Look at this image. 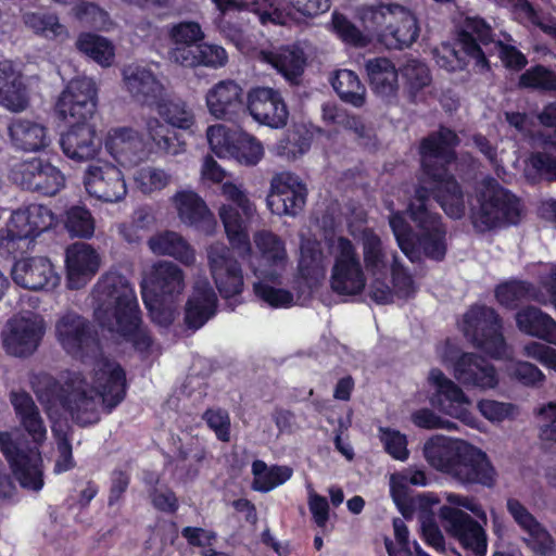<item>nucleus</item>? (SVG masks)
<instances>
[{
	"instance_id": "nucleus-45",
	"label": "nucleus",
	"mask_w": 556,
	"mask_h": 556,
	"mask_svg": "<svg viewBox=\"0 0 556 556\" xmlns=\"http://www.w3.org/2000/svg\"><path fill=\"white\" fill-rule=\"evenodd\" d=\"M180 219L188 225L211 220V213L204 201L192 191L178 192L175 198Z\"/></svg>"
},
{
	"instance_id": "nucleus-44",
	"label": "nucleus",
	"mask_w": 556,
	"mask_h": 556,
	"mask_svg": "<svg viewBox=\"0 0 556 556\" xmlns=\"http://www.w3.org/2000/svg\"><path fill=\"white\" fill-rule=\"evenodd\" d=\"M526 174L532 180H556V150L552 146H547V139L544 140V149L542 151H535L530 154Z\"/></svg>"
},
{
	"instance_id": "nucleus-10",
	"label": "nucleus",
	"mask_w": 556,
	"mask_h": 556,
	"mask_svg": "<svg viewBox=\"0 0 556 556\" xmlns=\"http://www.w3.org/2000/svg\"><path fill=\"white\" fill-rule=\"evenodd\" d=\"M465 337L471 343L496 359L508 356V346L503 336V324L494 308L473 305L464 315Z\"/></svg>"
},
{
	"instance_id": "nucleus-19",
	"label": "nucleus",
	"mask_w": 556,
	"mask_h": 556,
	"mask_svg": "<svg viewBox=\"0 0 556 556\" xmlns=\"http://www.w3.org/2000/svg\"><path fill=\"white\" fill-rule=\"evenodd\" d=\"M307 188L302 179L290 172L276 174L270 180L267 206L277 215L296 216L304 207Z\"/></svg>"
},
{
	"instance_id": "nucleus-32",
	"label": "nucleus",
	"mask_w": 556,
	"mask_h": 556,
	"mask_svg": "<svg viewBox=\"0 0 556 556\" xmlns=\"http://www.w3.org/2000/svg\"><path fill=\"white\" fill-rule=\"evenodd\" d=\"M10 402L21 429L36 445L47 440V426L34 399L24 391H12Z\"/></svg>"
},
{
	"instance_id": "nucleus-7",
	"label": "nucleus",
	"mask_w": 556,
	"mask_h": 556,
	"mask_svg": "<svg viewBox=\"0 0 556 556\" xmlns=\"http://www.w3.org/2000/svg\"><path fill=\"white\" fill-rule=\"evenodd\" d=\"M450 505L440 508V518L444 529L455 538L460 545L475 556H485L488 551V536L483 527L458 507L470 510L475 516L486 521V515L479 503L472 497L456 493H445Z\"/></svg>"
},
{
	"instance_id": "nucleus-63",
	"label": "nucleus",
	"mask_w": 556,
	"mask_h": 556,
	"mask_svg": "<svg viewBox=\"0 0 556 556\" xmlns=\"http://www.w3.org/2000/svg\"><path fill=\"white\" fill-rule=\"evenodd\" d=\"M520 85L543 90H556V74L543 66H535L520 76Z\"/></svg>"
},
{
	"instance_id": "nucleus-60",
	"label": "nucleus",
	"mask_w": 556,
	"mask_h": 556,
	"mask_svg": "<svg viewBox=\"0 0 556 556\" xmlns=\"http://www.w3.org/2000/svg\"><path fill=\"white\" fill-rule=\"evenodd\" d=\"M206 452L199 444L190 447H180L177 457V468L186 470V475L193 479L199 473L200 464L205 459Z\"/></svg>"
},
{
	"instance_id": "nucleus-16",
	"label": "nucleus",
	"mask_w": 556,
	"mask_h": 556,
	"mask_svg": "<svg viewBox=\"0 0 556 556\" xmlns=\"http://www.w3.org/2000/svg\"><path fill=\"white\" fill-rule=\"evenodd\" d=\"M506 509L518 526L523 544L540 556H552L556 541L548 529L518 498L509 497Z\"/></svg>"
},
{
	"instance_id": "nucleus-24",
	"label": "nucleus",
	"mask_w": 556,
	"mask_h": 556,
	"mask_svg": "<svg viewBox=\"0 0 556 556\" xmlns=\"http://www.w3.org/2000/svg\"><path fill=\"white\" fill-rule=\"evenodd\" d=\"M453 376L467 389L485 391L498 384L495 367L483 356L471 352L462 353L454 361Z\"/></svg>"
},
{
	"instance_id": "nucleus-41",
	"label": "nucleus",
	"mask_w": 556,
	"mask_h": 556,
	"mask_svg": "<svg viewBox=\"0 0 556 556\" xmlns=\"http://www.w3.org/2000/svg\"><path fill=\"white\" fill-rule=\"evenodd\" d=\"M9 131L13 144L24 151H40L50 142L47 129L31 121L16 119L11 124Z\"/></svg>"
},
{
	"instance_id": "nucleus-9",
	"label": "nucleus",
	"mask_w": 556,
	"mask_h": 556,
	"mask_svg": "<svg viewBox=\"0 0 556 556\" xmlns=\"http://www.w3.org/2000/svg\"><path fill=\"white\" fill-rule=\"evenodd\" d=\"M222 193L231 202L223 204L218 211L227 238L239 255L247 256L251 253L248 223L255 214V205L247 193L232 182H225L222 186Z\"/></svg>"
},
{
	"instance_id": "nucleus-49",
	"label": "nucleus",
	"mask_w": 556,
	"mask_h": 556,
	"mask_svg": "<svg viewBox=\"0 0 556 556\" xmlns=\"http://www.w3.org/2000/svg\"><path fill=\"white\" fill-rule=\"evenodd\" d=\"M80 52L102 66H110L114 60V47L106 38L96 34H81L76 42Z\"/></svg>"
},
{
	"instance_id": "nucleus-21",
	"label": "nucleus",
	"mask_w": 556,
	"mask_h": 556,
	"mask_svg": "<svg viewBox=\"0 0 556 556\" xmlns=\"http://www.w3.org/2000/svg\"><path fill=\"white\" fill-rule=\"evenodd\" d=\"M11 175L22 188L50 197L55 195L65 182L63 174L55 166L40 159L15 165Z\"/></svg>"
},
{
	"instance_id": "nucleus-17",
	"label": "nucleus",
	"mask_w": 556,
	"mask_h": 556,
	"mask_svg": "<svg viewBox=\"0 0 556 556\" xmlns=\"http://www.w3.org/2000/svg\"><path fill=\"white\" fill-rule=\"evenodd\" d=\"M97 88L89 77L72 79L55 105L58 114L65 121L87 122L96 112Z\"/></svg>"
},
{
	"instance_id": "nucleus-22",
	"label": "nucleus",
	"mask_w": 556,
	"mask_h": 556,
	"mask_svg": "<svg viewBox=\"0 0 556 556\" xmlns=\"http://www.w3.org/2000/svg\"><path fill=\"white\" fill-rule=\"evenodd\" d=\"M545 292H538L529 282L510 280L500 285L495 290L497 301L506 307H516L523 301H536L543 305H553L556 309V264L541 279Z\"/></svg>"
},
{
	"instance_id": "nucleus-58",
	"label": "nucleus",
	"mask_w": 556,
	"mask_h": 556,
	"mask_svg": "<svg viewBox=\"0 0 556 556\" xmlns=\"http://www.w3.org/2000/svg\"><path fill=\"white\" fill-rule=\"evenodd\" d=\"M204 37L201 25L193 21L174 24L168 29V38L172 45H200Z\"/></svg>"
},
{
	"instance_id": "nucleus-31",
	"label": "nucleus",
	"mask_w": 556,
	"mask_h": 556,
	"mask_svg": "<svg viewBox=\"0 0 556 556\" xmlns=\"http://www.w3.org/2000/svg\"><path fill=\"white\" fill-rule=\"evenodd\" d=\"M205 102L212 116L231 121L243 108V89L235 80H220L207 90Z\"/></svg>"
},
{
	"instance_id": "nucleus-33",
	"label": "nucleus",
	"mask_w": 556,
	"mask_h": 556,
	"mask_svg": "<svg viewBox=\"0 0 556 556\" xmlns=\"http://www.w3.org/2000/svg\"><path fill=\"white\" fill-rule=\"evenodd\" d=\"M365 70L372 92L387 103L397 98L399 73L387 58H371L365 61Z\"/></svg>"
},
{
	"instance_id": "nucleus-34",
	"label": "nucleus",
	"mask_w": 556,
	"mask_h": 556,
	"mask_svg": "<svg viewBox=\"0 0 556 556\" xmlns=\"http://www.w3.org/2000/svg\"><path fill=\"white\" fill-rule=\"evenodd\" d=\"M124 81L131 97L149 106H154L166 92L154 73L143 66L125 68Z\"/></svg>"
},
{
	"instance_id": "nucleus-8",
	"label": "nucleus",
	"mask_w": 556,
	"mask_h": 556,
	"mask_svg": "<svg viewBox=\"0 0 556 556\" xmlns=\"http://www.w3.org/2000/svg\"><path fill=\"white\" fill-rule=\"evenodd\" d=\"M477 201L479 205L472 214V224L480 232L517 225L521 220L520 200L493 178L483 179Z\"/></svg>"
},
{
	"instance_id": "nucleus-27",
	"label": "nucleus",
	"mask_w": 556,
	"mask_h": 556,
	"mask_svg": "<svg viewBox=\"0 0 556 556\" xmlns=\"http://www.w3.org/2000/svg\"><path fill=\"white\" fill-rule=\"evenodd\" d=\"M13 281L29 290L53 289L60 282L53 265L47 257L35 256L18 260L11 270Z\"/></svg>"
},
{
	"instance_id": "nucleus-12",
	"label": "nucleus",
	"mask_w": 556,
	"mask_h": 556,
	"mask_svg": "<svg viewBox=\"0 0 556 556\" xmlns=\"http://www.w3.org/2000/svg\"><path fill=\"white\" fill-rule=\"evenodd\" d=\"M331 251L334 258L330 276L331 290L343 296L361 294L367 278L355 245L348 238L339 237L333 241Z\"/></svg>"
},
{
	"instance_id": "nucleus-61",
	"label": "nucleus",
	"mask_w": 556,
	"mask_h": 556,
	"mask_svg": "<svg viewBox=\"0 0 556 556\" xmlns=\"http://www.w3.org/2000/svg\"><path fill=\"white\" fill-rule=\"evenodd\" d=\"M321 116L327 125L341 126L343 128L354 129L355 131L363 128L361 122L355 116L350 115L344 109L330 102L323 104Z\"/></svg>"
},
{
	"instance_id": "nucleus-39",
	"label": "nucleus",
	"mask_w": 556,
	"mask_h": 556,
	"mask_svg": "<svg viewBox=\"0 0 556 556\" xmlns=\"http://www.w3.org/2000/svg\"><path fill=\"white\" fill-rule=\"evenodd\" d=\"M263 61L275 67L287 80L293 83L303 73L306 58L298 46H286L274 51L262 52Z\"/></svg>"
},
{
	"instance_id": "nucleus-62",
	"label": "nucleus",
	"mask_w": 556,
	"mask_h": 556,
	"mask_svg": "<svg viewBox=\"0 0 556 556\" xmlns=\"http://www.w3.org/2000/svg\"><path fill=\"white\" fill-rule=\"evenodd\" d=\"M509 374L526 387H539L545 381L542 370L529 362L518 361L510 365Z\"/></svg>"
},
{
	"instance_id": "nucleus-38",
	"label": "nucleus",
	"mask_w": 556,
	"mask_h": 556,
	"mask_svg": "<svg viewBox=\"0 0 556 556\" xmlns=\"http://www.w3.org/2000/svg\"><path fill=\"white\" fill-rule=\"evenodd\" d=\"M518 329L531 337L556 345V320L540 308L529 305L516 314Z\"/></svg>"
},
{
	"instance_id": "nucleus-36",
	"label": "nucleus",
	"mask_w": 556,
	"mask_h": 556,
	"mask_svg": "<svg viewBox=\"0 0 556 556\" xmlns=\"http://www.w3.org/2000/svg\"><path fill=\"white\" fill-rule=\"evenodd\" d=\"M217 298L207 280H198L186 305L185 321L189 328H201L216 311Z\"/></svg>"
},
{
	"instance_id": "nucleus-20",
	"label": "nucleus",
	"mask_w": 556,
	"mask_h": 556,
	"mask_svg": "<svg viewBox=\"0 0 556 556\" xmlns=\"http://www.w3.org/2000/svg\"><path fill=\"white\" fill-rule=\"evenodd\" d=\"M0 451L5 456L21 486L38 492L43 486L42 459L38 451L24 452L9 432H0Z\"/></svg>"
},
{
	"instance_id": "nucleus-54",
	"label": "nucleus",
	"mask_w": 556,
	"mask_h": 556,
	"mask_svg": "<svg viewBox=\"0 0 556 556\" xmlns=\"http://www.w3.org/2000/svg\"><path fill=\"white\" fill-rule=\"evenodd\" d=\"M430 481L426 471L418 468L406 470L391 476V494L394 502L400 506L405 498V486L407 484L426 486Z\"/></svg>"
},
{
	"instance_id": "nucleus-13",
	"label": "nucleus",
	"mask_w": 556,
	"mask_h": 556,
	"mask_svg": "<svg viewBox=\"0 0 556 556\" xmlns=\"http://www.w3.org/2000/svg\"><path fill=\"white\" fill-rule=\"evenodd\" d=\"M46 333V323L41 315L30 311L9 318L2 329V346L7 354L28 357L39 348Z\"/></svg>"
},
{
	"instance_id": "nucleus-55",
	"label": "nucleus",
	"mask_w": 556,
	"mask_h": 556,
	"mask_svg": "<svg viewBox=\"0 0 556 556\" xmlns=\"http://www.w3.org/2000/svg\"><path fill=\"white\" fill-rule=\"evenodd\" d=\"M389 210L391 212L389 224L400 249L410 261H415L417 252L412 239V228L409 224L403 213L394 212L391 206H389Z\"/></svg>"
},
{
	"instance_id": "nucleus-59",
	"label": "nucleus",
	"mask_w": 556,
	"mask_h": 556,
	"mask_svg": "<svg viewBox=\"0 0 556 556\" xmlns=\"http://www.w3.org/2000/svg\"><path fill=\"white\" fill-rule=\"evenodd\" d=\"M277 1L278 0H251V2L247 4V9L255 13L263 25H286L288 15L276 7Z\"/></svg>"
},
{
	"instance_id": "nucleus-46",
	"label": "nucleus",
	"mask_w": 556,
	"mask_h": 556,
	"mask_svg": "<svg viewBox=\"0 0 556 556\" xmlns=\"http://www.w3.org/2000/svg\"><path fill=\"white\" fill-rule=\"evenodd\" d=\"M134 184L137 190L147 195L159 193L168 187L173 175L164 168L147 165L134 173Z\"/></svg>"
},
{
	"instance_id": "nucleus-11",
	"label": "nucleus",
	"mask_w": 556,
	"mask_h": 556,
	"mask_svg": "<svg viewBox=\"0 0 556 556\" xmlns=\"http://www.w3.org/2000/svg\"><path fill=\"white\" fill-rule=\"evenodd\" d=\"M55 337L63 350L81 362L103 358L93 325L74 312H67L55 323Z\"/></svg>"
},
{
	"instance_id": "nucleus-64",
	"label": "nucleus",
	"mask_w": 556,
	"mask_h": 556,
	"mask_svg": "<svg viewBox=\"0 0 556 556\" xmlns=\"http://www.w3.org/2000/svg\"><path fill=\"white\" fill-rule=\"evenodd\" d=\"M332 24L339 37L345 42L357 47H365L369 42L368 37L353 25L344 15L333 13Z\"/></svg>"
},
{
	"instance_id": "nucleus-2",
	"label": "nucleus",
	"mask_w": 556,
	"mask_h": 556,
	"mask_svg": "<svg viewBox=\"0 0 556 556\" xmlns=\"http://www.w3.org/2000/svg\"><path fill=\"white\" fill-rule=\"evenodd\" d=\"M31 383L40 401H50L58 391L62 407L80 427L97 424L101 407L110 413L124 400L126 390L123 368L109 358L93 364L92 383L80 372H68L61 388L47 374L37 376Z\"/></svg>"
},
{
	"instance_id": "nucleus-28",
	"label": "nucleus",
	"mask_w": 556,
	"mask_h": 556,
	"mask_svg": "<svg viewBox=\"0 0 556 556\" xmlns=\"http://www.w3.org/2000/svg\"><path fill=\"white\" fill-rule=\"evenodd\" d=\"M64 155L75 162L94 159L101 150L102 141L97 136L96 127L88 122H74L60 138Z\"/></svg>"
},
{
	"instance_id": "nucleus-48",
	"label": "nucleus",
	"mask_w": 556,
	"mask_h": 556,
	"mask_svg": "<svg viewBox=\"0 0 556 556\" xmlns=\"http://www.w3.org/2000/svg\"><path fill=\"white\" fill-rule=\"evenodd\" d=\"M396 4H372L363 5L358 10L359 17L365 28L378 37L381 42V33H384L389 24L393 22L396 16L395 13Z\"/></svg>"
},
{
	"instance_id": "nucleus-29",
	"label": "nucleus",
	"mask_w": 556,
	"mask_h": 556,
	"mask_svg": "<svg viewBox=\"0 0 556 556\" xmlns=\"http://www.w3.org/2000/svg\"><path fill=\"white\" fill-rule=\"evenodd\" d=\"M105 148L124 166H135L146 160L148 155L143 137L131 127L110 129L105 139Z\"/></svg>"
},
{
	"instance_id": "nucleus-47",
	"label": "nucleus",
	"mask_w": 556,
	"mask_h": 556,
	"mask_svg": "<svg viewBox=\"0 0 556 556\" xmlns=\"http://www.w3.org/2000/svg\"><path fill=\"white\" fill-rule=\"evenodd\" d=\"M159 115L173 127L189 129L194 124V115L179 99H169L166 93L154 105Z\"/></svg>"
},
{
	"instance_id": "nucleus-15",
	"label": "nucleus",
	"mask_w": 556,
	"mask_h": 556,
	"mask_svg": "<svg viewBox=\"0 0 556 556\" xmlns=\"http://www.w3.org/2000/svg\"><path fill=\"white\" fill-rule=\"evenodd\" d=\"M428 379L435 389L431 403L441 413L472 426L476 418L471 413V400L463 389L438 368L430 370Z\"/></svg>"
},
{
	"instance_id": "nucleus-30",
	"label": "nucleus",
	"mask_w": 556,
	"mask_h": 556,
	"mask_svg": "<svg viewBox=\"0 0 556 556\" xmlns=\"http://www.w3.org/2000/svg\"><path fill=\"white\" fill-rule=\"evenodd\" d=\"M358 242L362 248L364 270L369 276L389 277L390 269L400 261L397 253L386 247L370 228L361 231Z\"/></svg>"
},
{
	"instance_id": "nucleus-26",
	"label": "nucleus",
	"mask_w": 556,
	"mask_h": 556,
	"mask_svg": "<svg viewBox=\"0 0 556 556\" xmlns=\"http://www.w3.org/2000/svg\"><path fill=\"white\" fill-rule=\"evenodd\" d=\"M65 263L67 288L79 290L99 271L101 257L90 244L75 242L66 249Z\"/></svg>"
},
{
	"instance_id": "nucleus-56",
	"label": "nucleus",
	"mask_w": 556,
	"mask_h": 556,
	"mask_svg": "<svg viewBox=\"0 0 556 556\" xmlns=\"http://www.w3.org/2000/svg\"><path fill=\"white\" fill-rule=\"evenodd\" d=\"M68 432L70 427L66 424H55L52 426V434L55 439L59 453L54 466V471L58 473L67 471L75 466Z\"/></svg>"
},
{
	"instance_id": "nucleus-14",
	"label": "nucleus",
	"mask_w": 556,
	"mask_h": 556,
	"mask_svg": "<svg viewBox=\"0 0 556 556\" xmlns=\"http://www.w3.org/2000/svg\"><path fill=\"white\" fill-rule=\"evenodd\" d=\"M54 223L51 210L41 204H30L14 211L0 231V244L9 251L17 249V242L33 239L48 230Z\"/></svg>"
},
{
	"instance_id": "nucleus-1",
	"label": "nucleus",
	"mask_w": 556,
	"mask_h": 556,
	"mask_svg": "<svg viewBox=\"0 0 556 556\" xmlns=\"http://www.w3.org/2000/svg\"><path fill=\"white\" fill-rule=\"evenodd\" d=\"M458 143L456 132L446 127H440L420 143L422 176L407 211L417 229L418 250L434 261L445 256L446 229L441 216L430 210V199L435 200L451 218L459 219L466 212L463 191L447 170V165L456 159Z\"/></svg>"
},
{
	"instance_id": "nucleus-23",
	"label": "nucleus",
	"mask_w": 556,
	"mask_h": 556,
	"mask_svg": "<svg viewBox=\"0 0 556 556\" xmlns=\"http://www.w3.org/2000/svg\"><path fill=\"white\" fill-rule=\"evenodd\" d=\"M208 264L216 288L225 299L239 295L243 289V275L240 264L230 250L222 244H212L207 251Z\"/></svg>"
},
{
	"instance_id": "nucleus-43",
	"label": "nucleus",
	"mask_w": 556,
	"mask_h": 556,
	"mask_svg": "<svg viewBox=\"0 0 556 556\" xmlns=\"http://www.w3.org/2000/svg\"><path fill=\"white\" fill-rule=\"evenodd\" d=\"M339 98L354 108H362L366 102V88L357 74L351 70H339L330 79Z\"/></svg>"
},
{
	"instance_id": "nucleus-6",
	"label": "nucleus",
	"mask_w": 556,
	"mask_h": 556,
	"mask_svg": "<svg viewBox=\"0 0 556 556\" xmlns=\"http://www.w3.org/2000/svg\"><path fill=\"white\" fill-rule=\"evenodd\" d=\"M140 287L152 320L162 327L169 326L174 320L176 304L185 290L182 269L173 262H156L146 273Z\"/></svg>"
},
{
	"instance_id": "nucleus-50",
	"label": "nucleus",
	"mask_w": 556,
	"mask_h": 556,
	"mask_svg": "<svg viewBox=\"0 0 556 556\" xmlns=\"http://www.w3.org/2000/svg\"><path fill=\"white\" fill-rule=\"evenodd\" d=\"M25 25L47 39H56L66 36V28L59 22V17L50 12H27L23 15Z\"/></svg>"
},
{
	"instance_id": "nucleus-4",
	"label": "nucleus",
	"mask_w": 556,
	"mask_h": 556,
	"mask_svg": "<svg viewBox=\"0 0 556 556\" xmlns=\"http://www.w3.org/2000/svg\"><path fill=\"white\" fill-rule=\"evenodd\" d=\"M92 296L94 317L102 328L119 334L141 352L151 346V337L141 326L135 289L126 277L117 273L102 275Z\"/></svg>"
},
{
	"instance_id": "nucleus-5",
	"label": "nucleus",
	"mask_w": 556,
	"mask_h": 556,
	"mask_svg": "<svg viewBox=\"0 0 556 556\" xmlns=\"http://www.w3.org/2000/svg\"><path fill=\"white\" fill-rule=\"evenodd\" d=\"M422 452L432 468L462 485L492 488L496 483L497 473L488 455L465 440L435 434L425 442Z\"/></svg>"
},
{
	"instance_id": "nucleus-57",
	"label": "nucleus",
	"mask_w": 556,
	"mask_h": 556,
	"mask_svg": "<svg viewBox=\"0 0 556 556\" xmlns=\"http://www.w3.org/2000/svg\"><path fill=\"white\" fill-rule=\"evenodd\" d=\"M402 75L412 94L428 87L432 80L428 66L418 60H408L402 68Z\"/></svg>"
},
{
	"instance_id": "nucleus-51",
	"label": "nucleus",
	"mask_w": 556,
	"mask_h": 556,
	"mask_svg": "<svg viewBox=\"0 0 556 556\" xmlns=\"http://www.w3.org/2000/svg\"><path fill=\"white\" fill-rule=\"evenodd\" d=\"M261 275H263L264 279L254 283L256 296L273 307H282L292 304L293 295L291 292L268 285V281L275 282L279 277V273L276 269L266 273L261 271Z\"/></svg>"
},
{
	"instance_id": "nucleus-18",
	"label": "nucleus",
	"mask_w": 556,
	"mask_h": 556,
	"mask_svg": "<svg viewBox=\"0 0 556 556\" xmlns=\"http://www.w3.org/2000/svg\"><path fill=\"white\" fill-rule=\"evenodd\" d=\"M85 189L99 201L116 203L127 194V186L122 170L108 161H97L88 165L84 174Z\"/></svg>"
},
{
	"instance_id": "nucleus-53",
	"label": "nucleus",
	"mask_w": 556,
	"mask_h": 556,
	"mask_svg": "<svg viewBox=\"0 0 556 556\" xmlns=\"http://www.w3.org/2000/svg\"><path fill=\"white\" fill-rule=\"evenodd\" d=\"M64 225L72 237L85 239L93 236L96 227L90 211L79 205L72 206L66 211Z\"/></svg>"
},
{
	"instance_id": "nucleus-40",
	"label": "nucleus",
	"mask_w": 556,
	"mask_h": 556,
	"mask_svg": "<svg viewBox=\"0 0 556 556\" xmlns=\"http://www.w3.org/2000/svg\"><path fill=\"white\" fill-rule=\"evenodd\" d=\"M148 245L154 254L172 256L187 266L195 262L194 250L178 232L156 233L149 239Z\"/></svg>"
},
{
	"instance_id": "nucleus-42",
	"label": "nucleus",
	"mask_w": 556,
	"mask_h": 556,
	"mask_svg": "<svg viewBox=\"0 0 556 556\" xmlns=\"http://www.w3.org/2000/svg\"><path fill=\"white\" fill-rule=\"evenodd\" d=\"M146 134L157 153L176 156L186 151V142L156 117L146 121Z\"/></svg>"
},
{
	"instance_id": "nucleus-35",
	"label": "nucleus",
	"mask_w": 556,
	"mask_h": 556,
	"mask_svg": "<svg viewBox=\"0 0 556 556\" xmlns=\"http://www.w3.org/2000/svg\"><path fill=\"white\" fill-rule=\"evenodd\" d=\"M396 16L381 33V43L388 49L409 48L419 37L420 27L417 17L406 8L395 5Z\"/></svg>"
},
{
	"instance_id": "nucleus-3",
	"label": "nucleus",
	"mask_w": 556,
	"mask_h": 556,
	"mask_svg": "<svg viewBox=\"0 0 556 556\" xmlns=\"http://www.w3.org/2000/svg\"><path fill=\"white\" fill-rule=\"evenodd\" d=\"M497 52L506 67L521 70L526 56L513 46L494 40L492 28L480 17H467L460 26L454 46L442 45L434 51L435 63L447 72L464 71L472 63V71H490L488 56Z\"/></svg>"
},
{
	"instance_id": "nucleus-37",
	"label": "nucleus",
	"mask_w": 556,
	"mask_h": 556,
	"mask_svg": "<svg viewBox=\"0 0 556 556\" xmlns=\"http://www.w3.org/2000/svg\"><path fill=\"white\" fill-rule=\"evenodd\" d=\"M0 104L13 112H22L28 105L22 75L7 60L0 61Z\"/></svg>"
},
{
	"instance_id": "nucleus-25",
	"label": "nucleus",
	"mask_w": 556,
	"mask_h": 556,
	"mask_svg": "<svg viewBox=\"0 0 556 556\" xmlns=\"http://www.w3.org/2000/svg\"><path fill=\"white\" fill-rule=\"evenodd\" d=\"M247 108L260 124L270 128H282L287 125L289 112L278 90L269 87L251 89L247 97Z\"/></svg>"
},
{
	"instance_id": "nucleus-52",
	"label": "nucleus",
	"mask_w": 556,
	"mask_h": 556,
	"mask_svg": "<svg viewBox=\"0 0 556 556\" xmlns=\"http://www.w3.org/2000/svg\"><path fill=\"white\" fill-rule=\"evenodd\" d=\"M254 242L266 262L277 268L285 265L286 249L282 241L275 233L268 230H260L254 235Z\"/></svg>"
}]
</instances>
